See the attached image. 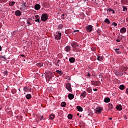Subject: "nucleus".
<instances>
[{"instance_id": "obj_31", "label": "nucleus", "mask_w": 128, "mask_h": 128, "mask_svg": "<svg viewBox=\"0 0 128 128\" xmlns=\"http://www.w3.org/2000/svg\"><path fill=\"white\" fill-rule=\"evenodd\" d=\"M120 90H124V85H120Z\"/></svg>"}, {"instance_id": "obj_8", "label": "nucleus", "mask_w": 128, "mask_h": 128, "mask_svg": "<svg viewBox=\"0 0 128 128\" xmlns=\"http://www.w3.org/2000/svg\"><path fill=\"white\" fill-rule=\"evenodd\" d=\"M71 46L74 48H76L78 45L76 42H72L71 44Z\"/></svg>"}, {"instance_id": "obj_44", "label": "nucleus", "mask_w": 128, "mask_h": 128, "mask_svg": "<svg viewBox=\"0 0 128 128\" xmlns=\"http://www.w3.org/2000/svg\"><path fill=\"white\" fill-rule=\"evenodd\" d=\"M116 42H120V40H118V39H117L116 40Z\"/></svg>"}, {"instance_id": "obj_59", "label": "nucleus", "mask_w": 128, "mask_h": 128, "mask_svg": "<svg viewBox=\"0 0 128 128\" xmlns=\"http://www.w3.org/2000/svg\"><path fill=\"white\" fill-rule=\"evenodd\" d=\"M20 91V89H18Z\"/></svg>"}, {"instance_id": "obj_10", "label": "nucleus", "mask_w": 128, "mask_h": 128, "mask_svg": "<svg viewBox=\"0 0 128 128\" xmlns=\"http://www.w3.org/2000/svg\"><path fill=\"white\" fill-rule=\"evenodd\" d=\"M120 32H121V34L126 32V28L124 27L122 28L120 30Z\"/></svg>"}, {"instance_id": "obj_23", "label": "nucleus", "mask_w": 128, "mask_h": 128, "mask_svg": "<svg viewBox=\"0 0 128 128\" xmlns=\"http://www.w3.org/2000/svg\"><path fill=\"white\" fill-rule=\"evenodd\" d=\"M66 52H70V46H66L65 48Z\"/></svg>"}, {"instance_id": "obj_13", "label": "nucleus", "mask_w": 128, "mask_h": 128, "mask_svg": "<svg viewBox=\"0 0 128 128\" xmlns=\"http://www.w3.org/2000/svg\"><path fill=\"white\" fill-rule=\"evenodd\" d=\"M116 108L118 110H122V105L119 104L116 106Z\"/></svg>"}, {"instance_id": "obj_4", "label": "nucleus", "mask_w": 128, "mask_h": 128, "mask_svg": "<svg viewBox=\"0 0 128 128\" xmlns=\"http://www.w3.org/2000/svg\"><path fill=\"white\" fill-rule=\"evenodd\" d=\"M41 20L42 22H46V20H48V14H42L41 16Z\"/></svg>"}, {"instance_id": "obj_56", "label": "nucleus", "mask_w": 128, "mask_h": 128, "mask_svg": "<svg viewBox=\"0 0 128 128\" xmlns=\"http://www.w3.org/2000/svg\"><path fill=\"white\" fill-rule=\"evenodd\" d=\"M62 20H64V18H62Z\"/></svg>"}, {"instance_id": "obj_48", "label": "nucleus", "mask_w": 128, "mask_h": 128, "mask_svg": "<svg viewBox=\"0 0 128 128\" xmlns=\"http://www.w3.org/2000/svg\"><path fill=\"white\" fill-rule=\"evenodd\" d=\"M128 70V67L125 68V72H126V70Z\"/></svg>"}, {"instance_id": "obj_14", "label": "nucleus", "mask_w": 128, "mask_h": 128, "mask_svg": "<svg viewBox=\"0 0 128 128\" xmlns=\"http://www.w3.org/2000/svg\"><path fill=\"white\" fill-rule=\"evenodd\" d=\"M98 60H99L100 62H102V60H104V56H98L97 58Z\"/></svg>"}, {"instance_id": "obj_22", "label": "nucleus", "mask_w": 128, "mask_h": 128, "mask_svg": "<svg viewBox=\"0 0 128 128\" xmlns=\"http://www.w3.org/2000/svg\"><path fill=\"white\" fill-rule=\"evenodd\" d=\"M76 108L78 112H82V108L80 107V106H77Z\"/></svg>"}, {"instance_id": "obj_3", "label": "nucleus", "mask_w": 128, "mask_h": 128, "mask_svg": "<svg viewBox=\"0 0 128 128\" xmlns=\"http://www.w3.org/2000/svg\"><path fill=\"white\" fill-rule=\"evenodd\" d=\"M86 30L88 32H92L94 30V26L92 25H88L86 27Z\"/></svg>"}, {"instance_id": "obj_47", "label": "nucleus", "mask_w": 128, "mask_h": 128, "mask_svg": "<svg viewBox=\"0 0 128 128\" xmlns=\"http://www.w3.org/2000/svg\"><path fill=\"white\" fill-rule=\"evenodd\" d=\"M27 24H30V22L27 21Z\"/></svg>"}, {"instance_id": "obj_32", "label": "nucleus", "mask_w": 128, "mask_h": 128, "mask_svg": "<svg viewBox=\"0 0 128 128\" xmlns=\"http://www.w3.org/2000/svg\"><path fill=\"white\" fill-rule=\"evenodd\" d=\"M23 90H24V92H28V88L27 86H24Z\"/></svg>"}, {"instance_id": "obj_54", "label": "nucleus", "mask_w": 128, "mask_h": 128, "mask_svg": "<svg viewBox=\"0 0 128 128\" xmlns=\"http://www.w3.org/2000/svg\"><path fill=\"white\" fill-rule=\"evenodd\" d=\"M60 62V60H58L57 64H58Z\"/></svg>"}, {"instance_id": "obj_28", "label": "nucleus", "mask_w": 128, "mask_h": 128, "mask_svg": "<svg viewBox=\"0 0 128 128\" xmlns=\"http://www.w3.org/2000/svg\"><path fill=\"white\" fill-rule=\"evenodd\" d=\"M61 106H62V108H64V106H66V102H62L61 103Z\"/></svg>"}, {"instance_id": "obj_29", "label": "nucleus", "mask_w": 128, "mask_h": 128, "mask_svg": "<svg viewBox=\"0 0 128 128\" xmlns=\"http://www.w3.org/2000/svg\"><path fill=\"white\" fill-rule=\"evenodd\" d=\"M68 118L69 120H72V114H68Z\"/></svg>"}, {"instance_id": "obj_34", "label": "nucleus", "mask_w": 128, "mask_h": 128, "mask_svg": "<svg viewBox=\"0 0 128 128\" xmlns=\"http://www.w3.org/2000/svg\"><path fill=\"white\" fill-rule=\"evenodd\" d=\"M122 8H123L124 12L126 10H128V8L126 6H122Z\"/></svg>"}, {"instance_id": "obj_46", "label": "nucleus", "mask_w": 128, "mask_h": 128, "mask_svg": "<svg viewBox=\"0 0 128 128\" xmlns=\"http://www.w3.org/2000/svg\"><path fill=\"white\" fill-rule=\"evenodd\" d=\"M35 22H40V20H38V19H36V20H35Z\"/></svg>"}, {"instance_id": "obj_9", "label": "nucleus", "mask_w": 128, "mask_h": 128, "mask_svg": "<svg viewBox=\"0 0 128 128\" xmlns=\"http://www.w3.org/2000/svg\"><path fill=\"white\" fill-rule=\"evenodd\" d=\"M15 14L16 16H20L22 15V12L19 10H17L15 12Z\"/></svg>"}, {"instance_id": "obj_7", "label": "nucleus", "mask_w": 128, "mask_h": 128, "mask_svg": "<svg viewBox=\"0 0 128 128\" xmlns=\"http://www.w3.org/2000/svg\"><path fill=\"white\" fill-rule=\"evenodd\" d=\"M62 36V33L58 32H56V34L55 36V40H60Z\"/></svg>"}, {"instance_id": "obj_21", "label": "nucleus", "mask_w": 128, "mask_h": 128, "mask_svg": "<svg viewBox=\"0 0 128 128\" xmlns=\"http://www.w3.org/2000/svg\"><path fill=\"white\" fill-rule=\"evenodd\" d=\"M26 98L27 100H30L32 98V95L30 94H27L26 95Z\"/></svg>"}, {"instance_id": "obj_58", "label": "nucleus", "mask_w": 128, "mask_h": 128, "mask_svg": "<svg viewBox=\"0 0 128 128\" xmlns=\"http://www.w3.org/2000/svg\"><path fill=\"white\" fill-rule=\"evenodd\" d=\"M80 116V118H81V117H82V116Z\"/></svg>"}, {"instance_id": "obj_26", "label": "nucleus", "mask_w": 128, "mask_h": 128, "mask_svg": "<svg viewBox=\"0 0 128 128\" xmlns=\"http://www.w3.org/2000/svg\"><path fill=\"white\" fill-rule=\"evenodd\" d=\"M14 4H16V2H10L9 3V6H12Z\"/></svg>"}, {"instance_id": "obj_40", "label": "nucleus", "mask_w": 128, "mask_h": 128, "mask_svg": "<svg viewBox=\"0 0 128 128\" xmlns=\"http://www.w3.org/2000/svg\"><path fill=\"white\" fill-rule=\"evenodd\" d=\"M91 50H92V52H95L96 49V48L92 47V48H91Z\"/></svg>"}, {"instance_id": "obj_36", "label": "nucleus", "mask_w": 128, "mask_h": 128, "mask_svg": "<svg viewBox=\"0 0 128 128\" xmlns=\"http://www.w3.org/2000/svg\"><path fill=\"white\" fill-rule=\"evenodd\" d=\"M112 26H118V24H116V22H113L112 23Z\"/></svg>"}, {"instance_id": "obj_57", "label": "nucleus", "mask_w": 128, "mask_h": 128, "mask_svg": "<svg viewBox=\"0 0 128 128\" xmlns=\"http://www.w3.org/2000/svg\"><path fill=\"white\" fill-rule=\"evenodd\" d=\"M0 110H2V108L1 107H0Z\"/></svg>"}, {"instance_id": "obj_45", "label": "nucleus", "mask_w": 128, "mask_h": 128, "mask_svg": "<svg viewBox=\"0 0 128 128\" xmlns=\"http://www.w3.org/2000/svg\"><path fill=\"white\" fill-rule=\"evenodd\" d=\"M93 90H94V92H98V89L97 88L93 89Z\"/></svg>"}, {"instance_id": "obj_19", "label": "nucleus", "mask_w": 128, "mask_h": 128, "mask_svg": "<svg viewBox=\"0 0 128 128\" xmlns=\"http://www.w3.org/2000/svg\"><path fill=\"white\" fill-rule=\"evenodd\" d=\"M86 92H89V94H90V92H92V88L89 87V88H87Z\"/></svg>"}, {"instance_id": "obj_53", "label": "nucleus", "mask_w": 128, "mask_h": 128, "mask_svg": "<svg viewBox=\"0 0 128 128\" xmlns=\"http://www.w3.org/2000/svg\"><path fill=\"white\" fill-rule=\"evenodd\" d=\"M122 74H119L120 76H122Z\"/></svg>"}, {"instance_id": "obj_37", "label": "nucleus", "mask_w": 128, "mask_h": 128, "mask_svg": "<svg viewBox=\"0 0 128 128\" xmlns=\"http://www.w3.org/2000/svg\"><path fill=\"white\" fill-rule=\"evenodd\" d=\"M62 28H64V26H62V24H60L58 26V28H60V30H62Z\"/></svg>"}, {"instance_id": "obj_20", "label": "nucleus", "mask_w": 128, "mask_h": 128, "mask_svg": "<svg viewBox=\"0 0 128 128\" xmlns=\"http://www.w3.org/2000/svg\"><path fill=\"white\" fill-rule=\"evenodd\" d=\"M104 22H106V24H110V21L108 18H106Z\"/></svg>"}, {"instance_id": "obj_42", "label": "nucleus", "mask_w": 128, "mask_h": 128, "mask_svg": "<svg viewBox=\"0 0 128 128\" xmlns=\"http://www.w3.org/2000/svg\"><path fill=\"white\" fill-rule=\"evenodd\" d=\"M80 32V30H74L73 32Z\"/></svg>"}, {"instance_id": "obj_18", "label": "nucleus", "mask_w": 128, "mask_h": 128, "mask_svg": "<svg viewBox=\"0 0 128 128\" xmlns=\"http://www.w3.org/2000/svg\"><path fill=\"white\" fill-rule=\"evenodd\" d=\"M94 86H100V81L95 82L93 83Z\"/></svg>"}, {"instance_id": "obj_51", "label": "nucleus", "mask_w": 128, "mask_h": 128, "mask_svg": "<svg viewBox=\"0 0 128 128\" xmlns=\"http://www.w3.org/2000/svg\"><path fill=\"white\" fill-rule=\"evenodd\" d=\"M0 52H2V46H0Z\"/></svg>"}, {"instance_id": "obj_15", "label": "nucleus", "mask_w": 128, "mask_h": 128, "mask_svg": "<svg viewBox=\"0 0 128 128\" xmlns=\"http://www.w3.org/2000/svg\"><path fill=\"white\" fill-rule=\"evenodd\" d=\"M86 91H84L82 94H81V96H82V98H86Z\"/></svg>"}, {"instance_id": "obj_52", "label": "nucleus", "mask_w": 128, "mask_h": 128, "mask_svg": "<svg viewBox=\"0 0 128 128\" xmlns=\"http://www.w3.org/2000/svg\"><path fill=\"white\" fill-rule=\"evenodd\" d=\"M62 16H64V14H62Z\"/></svg>"}, {"instance_id": "obj_24", "label": "nucleus", "mask_w": 128, "mask_h": 128, "mask_svg": "<svg viewBox=\"0 0 128 128\" xmlns=\"http://www.w3.org/2000/svg\"><path fill=\"white\" fill-rule=\"evenodd\" d=\"M74 60H76L74 58H71L69 59L70 62H74Z\"/></svg>"}, {"instance_id": "obj_39", "label": "nucleus", "mask_w": 128, "mask_h": 128, "mask_svg": "<svg viewBox=\"0 0 128 128\" xmlns=\"http://www.w3.org/2000/svg\"><path fill=\"white\" fill-rule=\"evenodd\" d=\"M44 120V116H42L41 118H38V120Z\"/></svg>"}, {"instance_id": "obj_27", "label": "nucleus", "mask_w": 128, "mask_h": 128, "mask_svg": "<svg viewBox=\"0 0 128 128\" xmlns=\"http://www.w3.org/2000/svg\"><path fill=\"white\" fill-rule=\"evenodd\" d=\"M114 50H115V52H116L117 54H122V52H120V48H116V49H114Z\"/></svg>"}, {"instance_id": "obj_12", "label": "nucleus", "mask_w": 128, "mask_h": 128, "mask_svg": "<svg viewBox=\"0 0 128 128\" xmlns=\"http://www.w3.org/2000/svg\"><path fill=\"white\" fill-rule=\"evenodd\" d=\"M34 8L36 10H38L40 8V4H36L34 6Z\"/></svg>"}, {"instance_id": "obj_43", "label": "nucleus", "mask_w": 128, "mask_h": 128, "mask_svg": "<svg viewBox=\"0 0 128 128\" xmlns=\"http://www.w3.org/2000/svg\"><path fill=\"white\" fill-rule=\"evenodd\" d=\"M87 76H88V78H90V73H88Z\"/></svg>"}, {"instance_id": "obj_55", "label": "nucleus", "mask_w": 128, "mask_h": 128, "mask_svg": "<svg viewBox=\"0 0 128 128\" xmlns=\"http://www.w3.org/2000/svg\"><path fill=\"white\" fill-rule=\"evenodd\" d=\"M77 116H80V114L78 113Z\"/></svg>"}, {"instance_id": "obj_50", "label": "nucleus", "mask_w": 128, "mask_h": 128, "mask_svg": "<svg viewBox=\"0 0 128 128\" xmlns=\"http://www.w3.org/2000/svg\"><path fill=\"white\" fill-rule=\"evenodd\" d=\"M108 119L110 120H112V118H109Z\"/></svg>"}, {"instance_id": "obj_16", "label": "nucleus", "mask_w": 128, "mask_h": 128, "mask_svg": "<svg viewBox=\"0 0 128 128\" xmlns=\"http://www.w3.org/2000/svg\"><path fill=\"white\" fill-rule=\"evenodd\" d=\"M104 102H110V98H106L104 100Z\"/></svg>"}, {"instance_id": "obj_41", "label": "nucleus", "mask_w": 128, "mask_h": 128, "mask_svg": "<svg viewBox=\"0 0 128 128\" xmlns=\"http://www.w3.org/2000/svg\"><path fill=\"white\" fill-rule=\"evenodd\" d=\"M4 74H6V76H7V74H8V71H5V72H4Z\"/></svg>"}, {"instance_id": "obj_38", "label": "nucleus", "mask_w": 128, "mask_h": 128, "mask_svg": "<svg viewBox=\"0 0 128 128\" xmlns=\"http://www.w3.org/2000/svg\"><path fill=\"white\" fill-rule=\"evenodd\" d=\"M35 18H36V20H40V16H38V15H36Z\"/></svg>"}, {"instance_id": "obj_33", "label": "nucleus", "mask_w": 128, "mask_h": 128, "mask_svg": "<svg viewBox=\"0 0 128 128\" xmlns=\"http://www.w3.org/2000/svg\"><path fill=\"white\" fill-rule=\"evenodd\" d=\"M122 2L123 4H128V0H122Z\"/></svg>"}, {"instance_id": "obj_49", "label": "nucleus", "mask_w": 128, "mask_h": 128, "mask_svg": "<svg viewBox=\"0 0 128 128\" xmlns=\"http://www.w3.org/2000/svg\"><path fill=\"white\" fill-rule=\"evenodd\" d=\"M21 56H22V58H24V54H21Z\"/></svg>"}, {"instance_id": "obj_30", "label": "nucleus", "mask_w": 128, "mask_h": 128, "mask_svg": "<svg viewBox=\"0 0 128 128\" xmlns=\"http://www.w3.org/2000/svg\"><path fill=\"white\" fill-rule=\"evenodd\" d=\"M108 108L110 110H112L114 106L112 105V104H108Z\"/></svg>"}, {"instance_id": "obj_2", "label": "nucleus", "mask_w": 128, "mask_h": 128, "mask_svg": "<svg viewBox=\"0 0 128 128\" xmlns=\"http://www.w3.org/2000/svg\"><path fill=\"white\" fill-rule=\"evenodd\" d=\"M102 108L98 106L97 108H96L94 110V112L95 114H100L102 112Z\"/></svg>"}, {"instance_id": "obj_11", "label": "nucleus", "mask_w": 128, "mask_h": 128, "mask_svg": "<svg viewBox=\"0 0 128 128\" xmlns=\"http://www.w3.org/2000/svg\"><path fill=\"white\" fill-rule=\"evenodd\" d=\"M68 98L69 100H73V98H74V95L72 94H70L68 95Z\"/></svg>"}, {"instance_id": "obj_17", "label": "nucleus", "mask_w": 128, "mask_h": 128, "mask_svg": "<svg viewBox=\"0 0 128 128\" xmlns=\"http://www.w3.org/2000/svg\"><path fill=\"white\" fill-rule=\"evenodd\" d=\"M56 118L54 114H51L50 116V120H54Z\"/></svg>"}, {"instance_id": "obj_5", "label": "nucleus", "mask_w": 128, "mask_h": 128, "mask_svg": "<svg viewBox=\"0 0 128 128\" xmlns=\"http://www.w3.org/2000/svg\"><path fill=\"white\" fill-rule=\"evenodd\" d=\"M71 86L72 85L70 84V82L66 84V88H67L68 90V92H72V90Z\"/></svg>"}, {"instance_id": "obj_25", "label": "nucleus", "mask_w": 128, "mask_h": 128, "mask_svg": "<svg viewBox=\"0 0 128 128\" xmlns=\"http://www.w3.org/2000/svg\"><path fill=\"white\" fill-rule=\"evenodd\" d=\"M56 72H57V74H62V70H56Z\"/></svg>"}, {"instance_id": "obj_35", "label": "nucleus", "mask_w": 128, "mask_h": 128, "mask_svg": "<svg viewBox=\"0 0 128 128\" xmlns=\"http://www.w3.org/2000/svg\"><path fill=\"white\" fill-rule=\"evenodd\" d=\"M37 66H39V68H41V66H42V64L40 63H38L36 64Z\"/></svg>"}, {"instance_id": "obj_6", "label": "nucleus", "mask_w": 128, "mask_h": 128, "mask_svg": "<svg viewBox=\"0 0 128 128\" xmlns=\"http://www.w3.org/2000/svg\"><path fill=\"white\" fill-rule=\"evenodd\" d=\"M26 2H24L22 4V6L21 8H20V10H22V12H24V10H26Z\"/></svg>"}, {"instance_id": "obj_1", "label": "nucleus", "mask_w": 128, "mask_h": 128, "mask_svg": "<svg viewBox=\"0 0 128 128\" xmlns=\"http://www.w3.org/2000/svg\"><path fill=\"white\" fill-rule=\"evenodd\" d=\"M47 82H50L52 78V73L48 72L45 74Z\"/></svg>"}]
</instances>
